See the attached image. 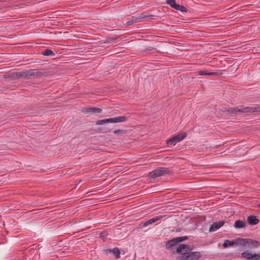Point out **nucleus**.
<instances>
[{
    "mask_svg": "<svg viewBox=\"0 0 260 260\" xmlns=\"http://www.w3.org/2000/svg\"><path fill=\"white\" fill-rule=\"evenodd\" d=\"M41 54L46 56H54L55 55V53L52 50L48 48L43 51Z\"/></svg>",
    "mask_w": 260,
    "mask_h": 260,
    "instance_id": "nucleus-19",
    "label": "nucleus"
},
{
    "mask_svg": "<svg viewBox=\"0 0 260 260\" xmlns=\"http://www.w3.org/2000/svg\"><path fill=\"white\" fill-rule=\"evenodd\" d=\"M234 245L243 248L253 249L258 247L260 246V243L258 241L252 239L238 238L235 240H225L222 246L224 248H226L228 246H233Z\"/></svg>",
    "mask_w": 260,
    "mask_h": 260,
    "instance_id": "nucleus-1",
    "label": "nucleus"
},
{
    "mask_svg": "<svg viewBox=\"0 0 260 260\" xmlns=\"http://www.w3.org/2000/svg\"><path fill=\"white\" fill-rule=\"evenodd\" d=\"M19 74V72H13L12 74H11L10 77L14 80L20 78L19 76H18Z\"/></svg>",
    "mask_w": 260,
    "mask_h": 260,
    "instance_id": "nucleus-25",
    "label": "nucleus"
},
{
    "mask_svg": "<svg viewBox=\"0 0 260 260\" xmlns=\"http://www.w3.org/2000/svg\"><path fill=\"white\" fill-rule=\"evenodd\" d=\"M106 254L110 253L113 254L116 259H118L120 257V251L118 248L115 247L113 249H107L105 250Z\"/></svg>",
    "mask_w": 260,
    "mask_h": 260,
    "instance_id": "nucleus-12",
    "label": "nucleus"
},
{
    "mask_svg": "<svg viewBox=\"0 0 260 260\" xmlns=\"http://www.w3.org/2000/svg\"><path fill=\"white\" fill-rule=\"evenodd\" d=\"M127 120V118L124 116H117L113 118L101 119L96 121V125L105 124L108 123H119L123 122Z\"/></svg>",
    "mask_w": 260,
    "mask_h": 260,
    "instance_id": "nucleus-3",
    "label": "nucleus"
},
{
    "mask_svg": "<svg viewBox=\"0 0 260 260\" xmlns=\"http://www.w3.org/2000/svg\"><path fill=\"white\" fill-rule=\"evenodd\" d=\"M147 51H151L152 52H158V51L156 48H154L152 47H149L148 48H146L145 49V52Z\"/></svg>",
    "mask_w": 260,
    "mask_h": 260,
    "instance_id": "nucleus-27",
    "label": "nucleus"
},
{
    "mask_svg": "<svg viewBox=\"0 0 260 260\" xmlns=\"http://www.w3.org/2000/svg\"><path fill=\"white\" fill-rule=\"evenodd\" d=\"M173 9L178 11H180L182 12H187V9L185 7L179 4H177L176 6H174V8Z\"/></svg>",
    "mask_w": 260,
    "mask_h": 260,
    "instance_id": "nucleus-21",
    "label": "nucleus"
},
{
    "mask_svg": "<svg viewBox=\"0 0 260 260\" xmlns=\"http://www.w3.org/2000/svg\"><path fill=\"white\" fill-rule=\"evenodd\" d=\"M192 249L187 244H180L176 249V252L181 254L183 252H186L187 251H191Z\"/></svg>",
    "mask_w": 260,
    "mask_h": 260,
    "instance_id": "nucleus-11",
    "label": "nucleus"
},
{
    "mask_svg": "<svg viewBox=\"0 0 260 260\" xmlns=\"http://www.w3.org/2000/svg\"><path fill=\"white\" fill-rule=\"evenodd\" d=\"M81 111L82 113L87 114V116H88L90 114L101 113L102 112L103 109L95 107H85L81 109Z\"/></svg>",
    "mask_w": 260,
    "mask_h": 260,
    "instance_id": "nucleus-8",
    "label": "nucleus"
},
{
    "mask_svg": "<svg viewBox=\"0 0 260 260\" xmlns=\"http://www.w3.org/2000/svg\"><path fill=\"white\" fill-rule=\"evenodd\" d=\"M241 258L246 260H260V252L253 253L250 250H245L241 254Z\"/></svg>",
    "mask_w": 260,
    "mask_h": 260,
    "instance_id": "nucleus-7",
    "label": "nucleus"
},
{
    "mask_svg": "<svg viewBox=\"0 0 260 260\" xmlns=\"http://www.w3.org/2000/svg\"><path fill=\"white\" fill-rule=\"evenodd\" d=\"M162 217V216H156L154 218H151V219L147 220L146 221H145L143 223V225L140 226V228H143L144 227L147 226L149 225H150V224L157 221L158 220L160 219Z\"/></svg>",
    "mask_w": 260,
    "mask_h": 260,
    "instance_id": "nucleus-13",
    "label": "nucleus"
},
{
    "mask_svg": "<svg viewBox=\"0 0 260 260\" xmlns=\"http://www.w3.org/2000/svg\"><path fill=\"white\" fill-rule=\"evenodd\" d=\"M171 171L168 168L159 167L157 169L152 171L149 173V176L151 178H155L156 177L169 174Z\"/></svg>",
    "mask_w": 260,
    "mask_h": 260,
    "instance_id": "nucleus-5",
    "label": "nucleus"
},
{
    "mask_svg": "<svg viewBox=\"0 0 260 260\" xmlns=\"http://www.w3.org/2000/svg\"><path fill=\"white\" fill-rule=\"evenodd\" d=\"M137 18H138L139 22L142 21L144 19L151 17V16H147L145 13H141L136 15Z\"/></svg>",
    "mask_w": 260,
    "mask_h": 260,
    "instance_id": "nucleus-20",
    "label": "nucleus"
},
{
    "mask_svg": "<svg viewBox=\"0 0 260 260\" xmlns=\"http://www.w3.org/2000/svg\"><path fill=\"white\" fill-rule=\"evenodd\" d=\"M187 136L186 132H182L177 135H175L171 138L166 141V144L169 147H173L175 146L177 143L180 142Z\"/></svg>",
    "mask_w": 260,
    "mask_h": 260,
    "instance_id": "nucleus-6",
    "label": "nucleus"
},
{
    "mask_svg": "<svg viewBox=\"0 0 260 260\" xmlns=\"http://www.w3.org/2000/svg\"><path fill=\"white\" fill-rule=\"evenodd\" d=\"M166 4L169 5L172 8H174V6L177 5L175 0H166Z\"/></svg>",
    "mask_w": 260,
    "mask_h": 260,
    "instance_id": "nucleus-24",
    "label": "nucleus"
},
{
    "mask_svg": "<svg viewBox=\"0 0 260 260\" xmlns=\"http://www.w3.org/2000/svg\"><path fill=\"white\" fill-rule=\"evenodd\" d=\"M221 111L227 114L237 115L240 113H254L260 112V105L253 107H241L240 108H223Z\"/></svg>",
    "mask_w": 260,
    "mask_h": 260,
    "instance_id": "nucleus-2",
    "label": "nucleus"
},
{
    "mask_svg": "<svg viewBox=\"0 0 260 260\" xmlns=\"http://www.w3.org/2000/svg\"><path fill=\"white\" fill-rule=\"evenodd\" d=\"M28 73H29V72H28V70L25 71H23V72H19V74L18 76H19L20 78H24L26 79H29Z\"/></svg>",
    "mask_w": 260,
    "mask_h": 260,
    "instance_id": "nucleus-22",
    "label": "nucleus"
},
{
    "mask_svg": "<svg viewBox=\"0 0 260 260\" xmlns=\"http://www.w3.org/2000/svg\"><path fill=\"white\" fill-rule=\"evenodd\" d=\"M107 235L106 234V232H102L100 234V237L102 238H104Z\"/></svg>",
    "mask_w": 260,
    "mask_h": 260,
    "instance_id": "nucleus-30",
    "label": "nucleus"
},
{
    "mask_svg": "<svg viewBox=\"0 0 260 260\" xmlns=\"http://www.w3.org/2000/svg\"><path fill=\"white\" fill-rule=\"evenodd\" d=\"M200 76H221L223 73L220 72H208L206 70H200L198 72Z\"/></svg>",
    "mask_w": 260,
    "mask_h": 260,
    "instance_id": "nucleus-9",
    "label": "nucleus"
},
{
    "mask_svg": "<svg viewBox=\"0 0 260 260\" xmlns=\"http://www.w3.org/2000/svg\"><path fill=\"white\" fill-rule=\"evenodd\" d=\"M125 21L124 24L126 26H130L134 23L139 22L138 18H137L136 15L133 16L132 18H127Z\"/></svg>",
    "mask_w": 260,
    "mask_h": 260,
    "instance_id": "nucleus-16",
    "label": "nucleus"
},
{
    "mask_svg": "<svg viewBox=\"0 0 260 260\" xmlns=\"http://www.w3.org/2000/svg\"><path fill=\"white\" fill-rule=\"evenodd\" d=\"M28 72H29L28 73V77L29 79L32 78L33 77H36V78H40L43 75H44V73L42 71H38V69H31L29 70H28Z\"/></svg>",
    "mask_w": 260,
    "mask_h": 260,
    "instance_id": "nucleus-10",
    "label": "nucleus"
},
{
    "mask_svg": "<svg viewBox=\"0 0 260 260\" xmlns=\"http://www.w3.org/2000/svg\"><path fill=\"white\" fill-rule=\"evenodd\" d=\"M247 221L248 223L251 225H256L259 222V219L254 215L248 216Z\"/></svg>",
    "mask_w": 260,
    "mask_h": 260,
    "instance_id": "nucleus-15",
    "label": "nucleus"
},
{
    "mask_svg": "<svg viewBox=\"0 0 260 260\" xmlns=\"http://www.w3.org/2000/svg\"><path fill=\"white\" fill-rule=\"evenodd\" d=\"M258 206V207L259 208H260V203L258 205V206Z\"/></svg>",
    "mask_w": 260,
    "mask_h": 260,
    "instance_id": "nucleus-32",
    "label": "nucleus"
},
{
    "mask_svg": "<svg viewBox=\"0 0 260 260\" xmlns=\"http://www.w3.org/2000/svg\"><path fill=\"white\" fill-rule=\"evenodd\" d=\"M247 226L246 223L243 220H237L235 222L234 226L235 229H242L245 228Z\"/></svg>",
    "mask_w": 260,
    "mask_h": 260,
    "instance_id": "nucleus-17",
    "label": "nucleus"
},
{
    "mask_svg": "<svg viewBox=\"0 0 260 260\" xmlns=\"http://www.w3.org/2000/svg\"><path fill=\"white\" fill-rule=\"evenodd\" d=\"M176 242L177 243L181 242L184 240L188 239V237L187 236H182L179 237L175 238Z\"/></svg>",
    "mask_w": 260,
    "mask_h": 260,
    "instance_id": "nucleus-23",
    "label": "nucleus"
},
{
    "mask_svg": "<svg viewBox=\"0 0 260 260\" xmlns=\"http://www.w3.org/2000/svg\"><path fill=\"white\" fill-rule=\"evenodd\" d=\"M177 244L175 238L167 241L166 242L165 247L167 249H170L174 246Z\"/></svg>",
    "mask_w": 260,
    "mask_h": 260,
    "instance_id": "nucleus-18",
    "label": "nucleus"
},
{
    "mask_svg": "<svg viewBox=\"0 0 260 260\" xmlns=\"http://www.w3.org/2000/svg\"><path fill=\"white\" fill-rule=\"evenodd\" d=\"M176 231L177 232H180V229H176Z\"/></svg>",
    "mask_w": 260,
    "mask_h": 260,
    "instance_id": "nucleus-31",
    "label": "nucleus"
},
{
    "mask_svg": "<svg viewBox=\"0 0 260 260\" xmlns=\"http://www.w3.org/2000/svg\"><path fill=\"white\" fill-rule=\"evenodd\" d=\"M118 38V37H108L106 42L105 43H110L114 41L115 40H117Z\"/></svg>",
    "mask_w": 260,
    "mask_h": 260,
    "instance_id": "nucleus-26",
    "label": "nucleus"
},
{
    "mask_svg": "<svg viewBox=\"0 0 260 260\" xmlns=\"http://www.w3.org/2000/svg\"><path fill=\"white\" fill-rule=\"evenodd\" d=\"M224 224V220H220L215 222L210 225L209 230L210 232L215 231L221 228Z\"/></svg>",
    "mask_w": 260,
    "mask_h": 260,
    "instance_id": "nucleus-14",
    "label": "nucleus"
},
{
    "mask_svg": "<svg viewBox=\"0 0 260 260\" xmlns=\"http://www.w3.org/2000/svg\"><path fill=\"white\" fill-rule=\"evenodd\" d=\"M102 130L103 133H107V132H109L111 131V129H110L107 127L103 128H102Z\"/></svg>",
    "mask_w": 260,
    "mask_h": 260,
    "instance_id": "nucleus-29",
    "label": "nucleus"
},
{
    "mask_svg": "<svg viewBox=\"0 0 260 260\" xmlns=\"http://www.w3.org/2000/svg\"><path fill=\"white\" fill-rule=\"evenodd\" d=\"M202 253L199 251H191L183 252L179 257V260H199L202 257Z\"/></svg>",
    "mask_w": 260,
    "mask_h": 260,
    "instance_id": "nucleus-4",
    "label": "nucleus"
},
{
    "mask_svg": "<svg viewBox=\"0 0 260 260\" xmlns=\"http://www.w3.org/2000/svg\"><path fill=\"white\" fill-rule=\"evenodd\" d=\"M114 134L117 135H122L123 133V131L121 129H115L113 131Z\"/></svg>",
    "mask_w": 260,
    "mask_h": 260,
    "instance_id": "nucleus-28",
    "label": "nucleus"
}]
</instances>
